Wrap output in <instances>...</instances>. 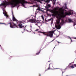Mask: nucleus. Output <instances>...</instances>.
<instances>
[{
	"label": "nucleus",
	"instance_id": "obj_1",
	"mask_svg": "<svg viewBox=\"0 0 76 76\" xmlns=\"http://www.w3.org/2000/svg\"><path fill=\"white\" fill-rule=\"evenodd\" d=\"M57 10H58V8L57 7H54L53 10H50V12L53 13L52 14V16H55L56 15H58V16L60 17L59 18V19L58 20V21L59 20L60 22V19H61L62 18H64V17H62V15H60V12L58 11H57Z\"/></svg>",
	"mask_w": 76,
	"mask_h": 76
},
{
	"label": "nucleus",
	"instance_id": "obj_2",
	"mask_svg": "<svg viewBox=\"0 0 76 76\" xmlns=\"http://www.w3.org/2000/svg\"><path fill=\"white\" fill-rule=\"evenodd\" d=\"M56 31V30H54L53 31H51L49 32H43L40 31H39V32H40V33H42L44 35H47V37H50V38H53V34L54 33L55 31Z\"/></svg>",
	"mask_w": 76,
	"mask_h": 76
},
{
	"label": "nucleus",
	"instance_id": "obj_3",
	"mask_svg": "<svg viewBox=\"0 0 76 76\" xmlns=\"http://www.w3.org/2000/svg\"><path fill=\"white\" fill-rule=\"evenodd\" d=\"M60 10H61V14L62 15V17H63V18H64L66 17V16H69V15H72V12L71 11H69V12H66L65 13V14L64 13V11H61L63 8H60Z\"/></svg>",
	"mask_w": 76,
	"mask_h": 76
},
{
	"label": "nucleus",
	"instance_id": "obj_4",
	"mask_svg": "<svg viewBox=\"0 0 76 76\" xmlns=\"http://www.w3.org/2000/svg\"><path fill=\"white\" fill-rule=\"evenodd\" d=\"M12 3L10 2V4L12 6V7H15V6H18V4L17 3L16 0H14L12 1Z\"/></svg>",
	"mask_w": 76,
	"mask_h": 76
},
{
	"label": "nucleus",
	"instance_id": "obj_5",
	"mask_svg": "<svg viewBox=\"0 0 76 76\" xmlns=\"http://www.w3.org/2000/svg\"><path fill=\"white\" fill-rule=\"evenodd\" d=\"M29 21L31 23H34L35 25L38 26V20H37L36 21V20L35 19H30L29 20Z\"/></svg>",
	"mask_w": 76,
	"mask_h": 76
},
{
	"label": "nucleus",
	"instance_id": "obj_6",
	"mask_svg": "<svg viewBox=\"0 0 76 76\" xmlns=\"http://www.w3.org/2000/svg\"><path fill=\"white\" fill-rule=\"evenodd\" d=\"M56 24L57 25H55V27L56 29H58L61 28V26H60V25L59 24L60 22L59 21V20L57 21Z\"/></svg>",
	"mask_w": 76,
	"mask_h": 76
},
{
	"label": "nucleus",
	"instance_id": "obj_7",
	"mask_svg": "<svg viewBox=\"0 0 76 76\" xmlns=\"http://www.w3.org/2000/svg\"><path fill=\"white\" fill-rule=\"evenodd\" d=\"M10 24V26L12 28H16L18 27V26H16L15 24L13 23H9Z\"/></svg>",
	"mask_w": 76,
	"mask_h": 76
},
{
	"label": "nucleus",
	"instance_id": "obj_8",
	"mask_svg": "<svg viewBox=\"0 0 76 76\" xmlns=\"http://www.w3.org/2000/svg\"><path fill=\"white\" fill-rule=\"evenodd\" d=\"M9 2H6V3H2L0 4V6H4V7H6L7 6V5H9Z\"/></svg>",
	"mask_w": 76,
	"mask_h": 76
},
{
	"label": "nucleus",
	"instance_id": "obj_9",
	"mask_svg": "<svg viewBox=\"0 0 76 76\" xmlns=\"http://www.w3.org/2000/svg\"><path fill=\"white\" fill-rule=\"evenodd\" d=\"M22 23H23V22L22 21H20L19 23V24H18V26L19 27V28H23L24 27V26H22Z\"/></svg>",
	"mask_w": 76,
	"mask_h": 76
},
{
	"label": "nucleus",
	"instance_id": "obj_10",
	"mask_svg": "<svg viewBox=\"0 0 76 76\" xmlns=\"http://www.w3.org/2000/svg\"><path fill=\"white\" fill-rule=\"evenodd\" d=\"M21 1H22V4H22V6H25V3L26 4V3H28V2H27V1H26L25 0H21Z\"/></svg>",
	"mask_w": 76,
	"mask_h": 76
},
{
	"label": "nucleus",
	"instance_id": "obj_11",
	"mask_svg": "<svg viewBox=\"0 0 76 76\" xmlns=\"http://www.w3.org/2000/svg\"><path fill=\"white\" fill-rule=\"evenodd\" d=\"M12 20L13 21H15V22H18V20L15 18V16H14V15H13V11H12Z\"/></svg>",
	"mask_w": 76,
	"mask_h": 76
},
{
	"label": "nucleus",
	"instance_id": "obj_12",
	"mask_svg": "<svg viewBox=\"0 0 76 76\" xmlns=\"http://www.w3.org/2000/svg\"><path fill=\"white\" fill-rule=\"evenodd\" d=\"M50 65H51V66H53V64H50L49 65V67H48V70H50Z\"/></svg>",
	"mask_w": 76,
	"mask_h": 76
},
{
	"label": "nucleus",
	"instance_id": "obj_13",
	"mask_svg": "<svg viewBox=\"0 0 76 76\" xmlns=\"http://www.w3.org/2000/svg\"><path fill=\"white\" fill-rule=\"evenodd\" d=\"M38 13V8H37L35 12V15H37V13Z\"/></svg>",
	"mask_w": 76,
	"mask_h": 76
},
{
	"label": "nucleus",
	"instance_id": "obj_14",
	"mask_svg": "<svg viewBox=\"0 0 76 76\" xmlns=\"http://www.w3.org/2000/svg\"><path fill=\"white\" fill-rule=\"evenodd\" d=\"M22 1H21V0H20V1H18L17 3L18 4H19L20 3V4L22 3Z\"/></svg>",
	"mask_w": 76,
	"mask_h": 76
},
{
	"label": "nucleus",
	"instance_id": "obj_15",
	"mask_svg": "<svg viewBox=\"0 0 76 76\" xmlns=\"http://www.w3.org/2000/svg\"><path fill=\"white\" fill-rule=\"evenodd\" d=\"M34 32L35 34H38V29H37L35 30Z\"/></svg>",
	"mask_w": 76,
	"mask_h": 76
},
{
	"label": "nucleus",
	"instance_id": "obj_16",
	"mask_svg": "<svg viewBox=\"0 0 76 76\" xmlns=\"http://www.w3.org/2000/svg\"><path fill=\"white\" fill-rule=\"evenodd\" d=\"M56 0H53V4L54 5L56 3Z\"/></svg>",
	"mask_w": 76,
	"mask_h": 76
},
{
	"label": "nucleus",
	"instance_id": "obj_17",
	"mask_svg": "<svg viewBox=\"0 0 76 76\" xmlns=\"http://www.w3.org/2000/svg\"><path fill=\"white\" fill-rule=\"evenodd\" d=\"M42 1H44V0H38V2H39V3L42 4Z\"/></svg>",
	"mask_w": 76,
	"mask_h": 76
},
{
	"label": "nucleus",
	"instance_id": "obj_18",
	"mask_svg": "<svg viewBox=\"0 0 76 76\" xmlns=\"http://www.w3.org/2000/svg\"><path fill=\"white\" fill-rule=\"evenodd\" d=\"M44 1L46 3H50V1L49 0H47L46 1L44 0Z\"/></svg>",
	"mask_w": 76,
	"mask_h": 76
},
{
	"label": "nucleus",
	"instance_id": "obj_19",
	"mask_svg": "<svg viewBox=\"0 0 76 76\" xmlns=\"http://www.w3.org/2000/svg\"><path fill=\"white\" fill-rule=\"evenodd\" d=\"M68 21L69 22H72V20L70 19H68Z\"/></svg>",
	"mask_w": 76,
	"mask_h": 76
},
{
	"label": "nucleus",
	"instance_id": "obj_20",
	"mask_svg": "<svg viewBox=\"0 0 76 76\" xmlns=\"http://www.w3.org/2000/svg\"><path fill=\"white\" fill-rule=\"evenodd\" d=\"M41 17L43 20H44V16H43V15H42L41 16Z\"/></svg>",
	"mask_w": 76,
	"mask_h": 76
},
{
	"label": "nucleus",
	"instance_id": "obj_21",
	"mask_svg": "<svg viewBox=\"0 0 76 76\" xmlns=\"http://www.w3.org/2000/svg\"><path fill=\"white\" fill-rule=\"evenodd\" d=\"M70 67H71L72 69H73L75 67H74V66L73 65H72L70 66Z\"/></svg>",
	"mask_w": 76,
	"mask_h": 76
},
{
	"label": "nucleus",
	"instance_id": "obj_22",
	"mask_svg": "<svg viewBox=\"0 0 76 76\" xmlns=\"http://www.w3.org/2000/svg\"><path fill=\"white\" fill-rule=\"evenodd\" d=\"M38 10L39 11H42V10H41L40 8H39V7H38Z\"/></svg>",
	"mask_w": 76,
	"mask_h": 76
},
{
	"label": "nucleus",
	"instance_id": "obj_23",
	"mask_svg": "<svg viewBox=\"0 0 76 76\" xmlns=\"http://www.w3.org/2000/svg\"><path fill=\"white\" fill-rule=\"evenodd\" d=\"M34 1H35V3L37 4V1L38 2V0H34Z\"/></svg>",
	"mask_w": 76,
	"mask_h": 76
},
{
	"label": "nucleus",
	"instance_id": "obj_24",
	"mask_svg": "<svg viewBox=\"0 0 76 76\" xmlns=\"http://www.w3.org/2000/svg\"><path fill=\"white\" fill-rule=\"evenodd\" d=\"M69 38L71 40V42H72V38H71V37H69Z\"/></svg>",
	"mask_w": 76,
	"mask_h": 76
},
{
	"label": "nucleus",
	"instance_id": "obj_25",
	"mask_svg": "<svg viewBox=\"0 0 76 76\" xmlns=\"http://www.w3.org/2000/svg\"><path fill=\"white\" fill-rule=\"evenodd\" d=\"M73 66H74V67H76V64H74Z\"/></svg>",
	"mask_w": 76,
	"mask_h": 76
},
{
	"label": "nucleus",
	"instance_id": "obj_26",
	"mask_svg": "<svg viewBox=\"0 0 76 76\" xmlns=\"http://www.w3.org/2000/svg\"><path fill=\"white\" fill-rule=\"evenodd\" d=\"M4 15H5L7 17H8L9 16V15L6 14H5Z\"/></svg>",
	"mask_w": 76,
	"mask_h": 76
},
{
	"label": "nucleus",
	"instance_id": "obj_27",
	"mask_svg": "<svg viewBox=\"0 0 76 76\" xmlns=\"http://www.w3.org/2000/svg\"><path fill=\"white\" fill-rule=\"evenodd\" d=\"M48 7H51V5L49 4L48 5Z\"/></svg>",
	"mask_w": 76,
	"mask_h": 76
},
{
	"label": "nucleus",
	"instance_id": "obj_28",
	"mask_svg": "<svg viewBox=\"0 0 76 76\" xmlns=\"http://www.w3.org/2000/svg\"><path fill=\"white\" fill-rule=\"evenodd\" d=\"M52 20V19L50 18V19H49V20H48L49 21H50V20Z\"/></svg>",
	"mask_w": 76,
	"mask_h": 76
},
{
	"label": "nucleus",
	"instance_id": "obj_29",
	"mask_svg": "<svg viewBox=\"0 0 76 76\" xmlns=\"http://www.w3.org/2000/svg\"><path fill=\"white\" fill-rule=\"evenodd\" d=\"M53 23V20H51V23Z\"/></svg>",
	"mask_w": 76,
	"mask_h": 76
},
{
	"label": "nucleus",
	"instance_id": "obj_30",
	"mask_svg": "<svg viewBox=\"0 0 76 76\" xmlns=\"http://www.w3.org/2000/svg\"><path fill=\"white\" fill-rule=\"evenodd\" d=\"M65 8L66 9H68V8H67V7H65Z\"/></svg>",
	"mask_w": 76,
	"mask_h": 76
},
{
	"label": "nucleus",
	"instance_id": "obj_31",
	"mask_svg": "<svg viewBox=\"0 0 76 76\" xmlns=\"http://www.w3.org/2000/svg\"><path fill=\"white\" fill-rule=\"evenodd\" d=\"M1 49L2 50V51H4V49H3V48H1Z\"/></svg>",
	"mask_w": 76,
	"mask_h": 76
},
{
	"label": "nucleus",
	"instance_id": "obj_32",
	"mask_svg": "<svg viewBox=\"0 0 76 76\" xmlns=\"http://www.w3.org/2000/svg\"><path fill=\"white\" fill-rule=\"evenodd\" d=\"M45 8H46V9H48V6H46L45 7Z\"/></svg>",
	"mask_w": 76,
	"mask_h": 76
},
{
	"label": "nucleus",
	"instance_id": "obj_33",
	"mask_svg": "<svg viewBox=\"0 0 76 76\" xmlns=\"http://www.w3.org/2000/svg\"><path fill=\"white\" fill-rule=\"evenodd\" d=\"M74 23L75 24L74 25V26H75V25H76V24L75 23Z\"/></svg>",
	"mask_w": 76,
	"mask_h": 76
},
{
	"label": "nucleus",
	"instance_id": "obj_34",
	"mask_svg": "<svg viewBox=\"0 0 76 76\" xmlns=\"http://www.w3.org/2000/svg\"><path fill=\"white\" fill-rule=\"evenodd\" d=\"M54 39H53L52 41H51V42H53V41H54Z\"/></svg>",
	"mask_w": 76,
	"mask_h": 76
},
{
	"label": "nucleus",
	"instance_id": "obj_35",
	"mask_svg": "<svg viewBox=\"0 0 76 76\" xmlns=\"http://www.w3.org/2000/svg\"><path fill=\"white\" fill-rule=\"evenodd\" d=\"M74 39H76V37H74Z\"/></svg>",
	"mask_w": 76,
	"mask_h": 76
},
{
	"label": "nucleus",
	"instance_id": "obj_36",
	"mask_svg": "<svg viewBox=\"0 0 76 76\" xmlns=\"http://www.w3.org/2000/svg\"><path fill=\"white\" fill-rule=\"evenodd\" d=\"M57 42H58V44L60 43V42H58V41H57Z\"/></svg>",
	"mask_w": 76,
	"mask_h": 76
},
{
	"label": "nucleus",
	"instance_id": "obj_37",
	"mask_svg": "<svg viewBox=\"0 0 76 76\" xmlns=\"http://www.w3.org/2000/svg\"><path fill=\"white\" fill-rule=\"evenodd\" d=\"M39 76H41V75L40 74H39Z\"/></svg>",
	"mask_w": 76,
	"mask_h": 76
},
{
	"label": "nucleus",
	"instance_id": "obj_38",
	"mask_svg": "<svg viewBox=\"0 0 76 76\" xmlns=\"http://www.w3.org/2000/svg\"><path fill=\"white\" fill-rule=\"evenodd\" d=\"M59 69V68H56L55 69Z\"/></svg>",
	"mask_w": 76,
	"mask_h": 76
},
{
	"label": "nucleus",
	"instance_id": "obj_39",
	"mask_svg": "<svg viewBox=\"0 0 76 76\" xmlns=\"http://www.w3.org/2000/svg\"><path fill=\"white\" fill-rule=\"evenodd\" d=\"M38 53H36V55H38Z\"/></svg>",
	"mask_w": 76,
	"mask_h": 76
},
{
	"label": "nucleus",
	"instance_id": "obj_40",
	"mask_svg": "<svg viewBox=\"0 0 76 76\" xmlns=\"http://www.w3.org/2000/svg\"><path fill=\"white\" fill-rule=\"evenodd\" d=\"M4 23H0V24H3Z\"/></svg>",
	"mask_w": 76,
	"mask_h": 76
},
{
	"label": "nucleus",
	"instance_id": "obj_41",
	"mask_svg": "<svg viewBox=\"0 0 76 76\" xmlns=\"http://www.w3.org/2000/svg\"><path fill=\"white\" fill-rule=\"evenodd\" d=\"M3 11H4V12H6V10H3Z\"/></svg>",
	"mask_w": 76,
	"mask_h": 76
},
{
	"label": "nucleus",
	"instance_id": "obj_42",
	"mask_svg": "<svg viewBox=\"0 0 76 76\" xmlns=\"http://www.w3.org/2000/svg\"><path fill=\"white\" fill-rule=\"evenodd\" d=\"M3 14H4V12H3Z\"/></svg>",
	"mask_w": 76,
	"mask_h": 76
},
{
	"label": "nucleus",
	"instance_id": "obj_43",
	"mask_svg": "<svg viewBox=\"0 0 76 76\" xmlns=\"http://www.w3.org/2000/svg\"><path fill=\"white\" fill-rule=\"evenodd\" d=\"M23 22H25V21H23Z\"/></svg>",
	"mask_w": 76,
	"mask_h": 76
},
{
	"label": "nucleus",
	"instance_id": "obj_44",
	"mask_svg": "<svg viewBox=\"0 0 76 76\" xmlns=\"http://www.w3.org/2000/svg\"><path fill=\"white\" fill-rule=\"evenodd\" d=\"M66 76H69V75H67Z\"/></svg>",
	"mask_w": 76,
	"mask_h": 76
},
{
	"label": "nucleus",
	"instance_id": "obj_45",
	"mask_svg": "<svg viewBox=\"0 0 76 76\" xmlns=\"http://www.w3.org/2000/svg\"><path fill=\"white\" fill-rule=\"evenodd\" d=\"M64 73V72H62V73Z\"/></svg>",
	"mask_w": 76,
	"mask_h": 76
},
{
	"label": "nucleus",
	"instance_id": "obj_46",
	"mask_svg": "<svg viewBox=\"0 0 76 76\" xmlns=\"http://www.w3.org/2000/svg\"><path fill=\"white\" fill-rule=\"evenodd\" d=\"M14 0H12V1H13Z\"/></svg>",
	"mask_w": 76,
	"mask_h": 76
},
{
	"label": "nucleus",
	"instance_id": "obj_47",
	"mask_svg": "<svg viewBox=\"0 0 76 76\" xmlns=\"http://www.w3.org/2000/svg\"><path fill=\"white\" fill-rule=\"evenodd\" d=\"M39 53H40V52H39Z\"/></svg>",
	"mask_w": 76,
	"mask_h": 76
},
{
	"label": "nucleus",
	"instance_id": "obj_48",
	"mask_svg": "<svg viewBox=\"0 0 76 76\" xmlns=\"http://www.w3.org/2000/svg\"><path fill=\"white\" fill-rule=\"evenodd\" d=\"M37 7H38V5H37Z\"/></svg>",
	"mask_w": 76,
	"mask_h": 76
},
{
	"label": "nucleus",
	"instance_id": "obj_49",
	"mask_svg": "<svg viewBox=\"0 0 76 76\" xmlns=\"http://www.w3.org/2000/svg\"><path fill=\"white\" fill-rule=\"evenodd\" d=\"M25 27H26V26H25Z\"/></svg>",
	"mask_w": 76,
	"mask_h": 76
},
{
	"label": "nucleus",
	"instance_id": "obj_50",
	"mask_svg": "<svg viewBox=\"0 0 76 76\" xmlns=\"http://www.w3.org/2000/svg\"><path fill=\"white\" fill-rule=\"evenodd\" d=\"M75 52V53H76V52Z\"/></svg>",
	"mask_w": 76,
	"mask_h": 76
}]
</instances>
